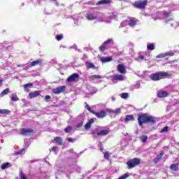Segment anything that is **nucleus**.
Wrapping results in <instances>:
<instances>
[{
    "label": "nucleus",
    "instance_id": "nucleus-1",
    "mask_svg": "<svg viewBox=\"0 0 179 179\" xmlns=\"http://www.w3.org/2000/svg\"><path fill=\"white\" fill-rule=\"evenodd\" d=\"M138 122L139 127H143V124H155L156 117L148 115V113H142L138 115Z\"/></svg>",
    "mask_w": 179,
    "mask_h": 179
},
{
    "label": "nucleus",
    "instance_id": "nucleus-2",
    "mask_svg": "<svg viewBox=\"0 0 179 179\" xmlns=\"http://www.w3.org/2000/svg\"><path fill=\"white\" fill-rule=\"evenodd\" d=\"M169 76H171L169 73L165 71H158L156 73H153L150 75V79L153 80L154 82H157L158 80H162V79H164Z\"/></svg>",
    "mask_w": 179,
    "mask_h": 179
},
{
    "label": "nucleus",
    "instance_id": "nucleus-3",
    "mask_svg": "<svg viewBox=\"0 0 179 179\" xmlns=\"http://www.w3.org/2000/svg\"><path fill=\"white\" fill-rule=\"evenodd\" d=\"M146 5H148V0H138L134 3V8L137 9H145Z\"/></svg>",
    "mask_w": 179,
    "mask_h": 179
},
{
    "label": "nucleus",
    "instance_id": "nucleus-4",
    "mask_svg": "<svg viewBox=\"0 0 179 179\" xmlns=\"http://www.w3.org/2000/svg\"><path fill=\"white\" fill-rule=\"evenodd\" d=\"M138 164H141V159L138 158H134L133 159L127 162L129 169H134V167H136V166H138Z\"/></svg>",
    "mask_w": 179,
    "mask_h": 179
},
{
    "label": "nucleus",
    "instance_id": "nucleus-5",
    "mask_svg": "<svg viewBox=\"0 0 179 179\" xmlns=\"http://www.w3.org/2000/svg\"><path fill=\"white\" fill-rule=\"evenodd\" d=\"M34 131L31 129H26L23 128L20 131V135H23L24 136H27V135H30V134H33Z\"/></svg>",
    "mask_w": 179,
    "mask_h": 179
},
{
    "label": "nucleus",
    "instance_id": "nucleus-6",
    "mask_svg": "<svg viewBox=\"0 0 179 179\" xmlns=\"http://www.w3.org/2000/svg\"><path fill=\"white\" fill-rule=\"evenodd\" d=\"M65 89H66V86L63 85V86L53 89L52 92L55 94H59V93H62L63 92H64Z\"/></svg>",
    "mask_w": 179,
    "mask_h": 179
},
{
    "label": "nucleus",
    "instance_id": "nucleus-7",
    "mask_svg": "<svg viewBox=\"0 0 179 179\" xmlns=\"http://www.w3.org/2000/svg\"><path fill=\"white\" fill-rule=\"evenodd\" d=\"M92 114H94V115H96V117H97V118H104V117H106V111L104 110H101L100 112H96V111H92Z\"/></svg>",
    "mask_w": 179,
    "mask_h": 179
},
{
    "label": "nucleus",
    "instance_id": "nucleus-8",
    "mask_svg": "<svg viewBox=\"0 0 179 179\" xmlns=\"http://www.w3.org/2000/svg\"><path fill=\"white\" fill-rule=\"evenodd\" d=\"M79 78V74L75 73L71 75L70 76L68 77L67 78V82H75L76 79Z\"/></svg>",
    "mask_w": 179,
    "mask_h": 179
},
{
    "label": "nucleus",
    "instance_id": "nucleus-9",
    "mask_svg": "<svg viewBox=\"0 0 179 179\" xmlns=\"http://www.w3.org/2000/svg\"><path fill=\"white\" fill-rule=\"evenodd\" d=\"M117 69L120 73H127V70L125 69V66L123 64H118Z\"/></svg>",
    "mask_w": 179,
    "mask_h": 179
},
{
    "label": "nucleus",
    "instance_id": "nucleus-10",
    "mask_svg": "<svg viewBox=\"0 0 179 179\" xmlns=\"http://www.w3.org/2000/svg\"><path fill=\"white\" fill-rule=\"evenodd\" d=\"M110 133V130L106 129V130H102L101 131H99L96 133V135L98 136H106V135H108Z\"/></svg>",
    "mask_w": 179,
    "mask_h": 179
},
{
    "label": "nucleus",
    "instance_id": "nucleus-11",
    "mask_svg": "<svg viewBox=\"0 0 179 179\" xmlns=\"http://www.w3.org/2000/svg\"><path fill=\"white\" fill-rule=\"evenodd\" d=\"M85 17L88 20H94V19H96L97 17L93 13H87L85 15Z\"/></svg>",
    "mask_w": 179,
    "mask_h": 179
},
{
    "label": "nucleus",
    "instance_id": "nucleus-12",
    "mask_svg": "<svg viewBox=\"0 0 179 179\" xmlns=\"http://www.w3.org/2000/svg\"><path fill=\"white\" fill-rule=\"evenodd\" d=\"M40 96V91H35L29 94V99H34V97H38Z\"/></svg>",
    "mask_w": 179,
    "mask_h": 179
},
{
    "label": "nucleus",
    "instance_id": "nucleus-13",
    "mask_svg": "<svg viewBox=\"0 0 179 179\" xmlns=\"http://www.w3.org/2000/svg\"><path fill=\"white\" fill-rule=\"evenodd\" d=\"M113 80H124V76L120 75V74H116L113 76Z\"/></svg>",
    "mask_w": 179,
    "mask_h": 179
},
{
    "label": "nucleus",
    "instance_id": "nucleus-14",
    "mask_svg": "<svg viewBox=\"0 0 179 179\" xmlns=\"http://www.w3.org/2000/svg\"><path fill=\"white\" fill-rule=\"evenodd\" d=\"M111 3V0H101L96 3V5H108Z\"/></svg>",
    "mask_w": 179,
    "mask_h": 179
},
{
    "label": "nucleus",
    "instance_id": "nucleus-15",
    "mask_svg": "<svg viewBox=\"0 0 179 179\" xmlns=\"http://www.w3.org/2000/svg\"><path fill=\"white\" fill-rule=\"evenodd\" d=\"M164 155V153L161 152L159 155H158L155 159H154V163L157 164V163H159L160 160L162 159V157Z\"/></svg>",
    "mask_w": 179,
    "mask_h": 179
},
{
    "label": "nucleus",
    "instance_id": "nucleus-16",
    "mask_svg": "<svg viewBox=\"0 0 179 179\" xmlns=\"http://www.w3.org/2000/svg\"><path fill=\"white\" fill-rule=\"evenodd\" d=\"M137 22H138V20L136 18H131L130 19V22L129 23V25L131 27H134V26H136Z\"/></svg>",
    "mask_w": 179,
    "mask_h": 179
},
{
    "label": "nucleus",
    "instance_id": "nucleus-17",
    "mask_svg": "<svg viewBox=\"0 0 179 179\" xmlns=\"http://www.w3.org/2000/svg\"><path fill=\"white\" fill-rule=\"evenodd\" d=\"M100 61H101L103 64L106 62H110L113 61V57H101Z\"/></svg>",
    "mask_w": 179,
    "mask_h": 179
},
{
    "label": "nucleus",
    "instance_id": "nucleus-18",
    "mask_svg": "<svg viewBox=\"0 0 179 179\" xmlns=\"http://www.w3.org/2000/svg\"><path fill=\"white\" fill-rule=\"evenodd\" d=\"M169 96V93L166 91L159 92L158 93V97L163 99V97H167Z\"/></svg>",
    "mask_w": 179,
    "mask_h": 179
},
{
    "label": "nucleus",
    "instance_id": "nucleus-19",
    "mask_svg": "<svg viewBox=\"0 0 179 179\" xmlns=\"http://www.w3.org/2000/svg\"><path fill=\"white\" fill-rule=\"evenodd\" d=\"M33 86V83H27L24 85V92H30V87Z\"/></svg>",
    "mask_w": 179,
    "mask_h": 179
},
{
    "label": "nucleus",
    "instance_id": "nucleus-20",
    "mask_svg": "<svg viewBox=\"0 0 179 179\" xmlns=\"http://www.w3.org/2000/svg\"><path fill=\"white\" fill-rule=\"evenodd\" d=\"M85 66L89 69H94L96 68V66H94V64H93L92 62H85Z\"/></svg>",
    "mask_w": 179,
    "mask_h": 179
},
{
    "label": "nucleus",
    "instance_id": "nucleus-21",
    "mask_svg": "<svg viewBox=\"0 0 179 179\" xmlns=\"http://www.w3.org/2000/svg\"><path fill=\"white\" fill-rule=\"evenodd\" d=\"M103 78H105L104 76H101L99 75H92L90 76L89 78L91 79V80H94V79H103Z\"/></svg>",
    "mask_w": 179,
    "mask_h": 179
},
{
    "label": "nucleus",
    "instance_id": "nucleus-22",
    "mask_svg": "<svg viewBox=\"0 0 179 179\" xmlns=\"http://www.w3.org/2000/svg\"><path fill=\"white\" fill-rule=\"evenodd\" d=\"M129 121H135V117L134 115H127L124 122L127 123Z\"/></svg>",
    "mask_w": 179,
    "mask_h": 179
},
{
    "label": "nucleus",
    "instance_id": "nucleus-23",
    "mask_svg": "<svg viewBox=\"0 0 179 179\" xmlns=\"http://www.w3.org/2000/svg\"><path fill=\"white\" fill-rule=\"evenodd\" d=\"M43 64V59L35 60L31 63V66H36V65H40Z\"/></svg>",
    "mask_w": 179,
    "mask_h": 179
},
{
    "label": "nucleus",
    "instance_id": "nucleus-24",
    "mask_svg": "<svg viewBox=\"0 0 179 179\" xmlns=\"http://www.w3.org/2000/svg\"><path fill=\"white\" fill-rule=\"evenodd\" d=\"M8 167H10V163H9V162H6V163L1 164V168L2 169V170L8 169Z\"/></svg>",
    "mask_w": 179,
    "mask_h": 179
},
{
    "label": "nucleus",
    "instance_id": "nucleus-25",
    "mask_svg": "<svg viewBox=\"0 0 179 179\" xmlns=\"http://www.w3.org/2000/svg\"><path fill=\"white\" fill-rule=\"evenodd\" d=\"M55 142H57V145H63V143H62V138H61V137H56V138H55Z\"/></svg>",
    "mask_w": 179,
    "mask_h": 179
},
{
    "label": "nucleus",
    "instance_id": "nucleus-26",
    "mask_svg": "<svg viewBox=\"0 0 179 179\" xmlns=\"http://www.w3.org/2000/svg\"><path fill=\"white\" fill-rule=\"evenodd\" d=\"M171 170H173V171H177L178 170V164H171L170 166Z\"/></svg>",
    "mask_w": 179,
    "mask_h": 179
},
{
    "label": "nucleus",
    "instance_id": "nucleus-27",
    "mask_svg": "<svg viewBox=\"0 0 179 179\" xmlns=\"http://www.w3.org/2000/svg\"><path fill=\"white\" fill-rule=\"evenodd\" d=\"M10 100L12 101H19V98L17 97V95H16V94H13L11 95Z\"/></svg>",
    "mask_w": 179,
    "mask_h": 179
},
{
    "label": "nucleus",
    "instance_id": "nucleus-28",
    "mask_svg": "<svg viewBox=\"0 0 179 179\" xmlns=\"http://www.w3.org/2000/svg\"><path fill=\"white\" fill-rule=\"evenodd\" d=\"M108 111L109 113H113V114H120V113H121V109L120 108H117L115 110H112L108 109Z\"/></svg>",
    "mask_w": 179,
    "mask_h": 179
},
{
    "label": "nucleus",
    "instance_id": "nucleus-29",
    "mask_svg": "<svg viewBox=\"0 0 179 179\" xmlns=\"http://www.w3.org/2000/svg\"><path fill=\"white\" fill-rule=\"evenodd\" d=\"M147 48L150 51H153V50H155V45L153 43H148L147 45Z\"/></svg>",
    "mask_w": 179,
    "mask_h": 179
},
{
    "label": "nucleus",
    "instance_id": "nucleus-30",
    "mask_svg": "<svg viewBox=\"0 0 179 179\" xmlns=\"http://www.w3.org/2000/svg\"><path fill=\"white\" fill-rule=\"evenodd\" d=\"M8 93H9V90L8 88H6V90L2 91L0 96H1V97H3V96H5V94H8Z\"/></svg>",
    "mask_w": 179,
    "mask_h": 179
},
{
    "label": "nucleus",
    "instance_id": "nucleus-31",
    "mask_svg": "<svg viewBox=\"0 0 179 179\" xmlns=\"http://www.w3.org/2000/svg\"><path fill=\"white\" fill-rule=\"evenodd\" d=\"M168 55H169V53L165 52V53L158 55L157 56V58H164V57H167Z\"/></svg>",
    "mask_w": 179,
    "mask_h": 179
},
{
    "label": "nucleus",
    "instance_id": "nucleus-32",
    "mask_svg": "<svg viewBox=\"0 0 179 179\" xmlns=\"http://www.w3.org/2000/svg\"><path fill=\"white\" fill-rule=\"evenodd\" d=\"M9 113L8 109H0V114H9Z\"/></svg>",
    "mask_w": 179,
    "mask_h": 179
},
{
    "label": "nucleus",
    "instance_id": "nucleus-33",
    "mask_svg": "<svg viewBox=\"0 0 179 179\" xmlns=\"http://www.w3.org/2000/svg\"><path fill=\"white\" fill-rule=\"evenodd\" d=\"M140 139H141V142H143V143H145V142H146V141H148V136H143L140 137Z\"/></svg>",
    "mask_w": 179,
    "mask_h": 179
},
{
    "label": "nucleus",
    "instance_id": "nucleus-34",
    "mask_svg": "<svg viewBox=\"0 0 179 179\" xmlns=\"http://www.w3.org/2000/svg\"><path fill=\"white\" fill-rule=\"evenodd\" d=\"M128 177H129V173H124L123 176H120L118 179H126L128 178Z\"/></svg>",
    "mask_w": 179,
    "mask_h": 179
},
{
    "label": "nucleus",
    "instance_id": "nucleus-35",
    "mask_svg": "<svg viewBox=\"0 0 179 179\" xmlns=\"http://www.w3.org/2000/svg\"><path fill=\"white\" fill-rule=\"evenodd\" d=\"M85 108L87 110H88V111H90V113H92V111H94V110H92V108H90V106H89V104H87V102H85Z\"/></svg>",
    "mask_w": 179,
    "mask_h": 179
},
{
    "label": "nucleus",
    "instance_id": "nucleus-36",
    "mask_svg": "<svg viewBox=\"0 0 179 179\" xmlns=\"http://www.w3.org/2000/svg\"><path fill=\"white\" fill-rule=\"evenodd\" d=\"M122 99H128V93H122L120 94Z\"/></svg>",
    "mask_w": 179,
    "mask_h": 179
},
{
    "label": "nucleus",
    "instance_id": "nucleus-37",
    "mask_svg": "<svg viewBox=\"0 0 179 179\" xmlns=\"http://www.w3.org/2000/svg\"><path fill=\"white\" fill-rule=\"evenodd\" d=\"M68 142H71V143H73L76 141V138H67Z\"/></svg>",
    "mask_w": 179,
    "mask_h": 179
},
{
    "label": "nucleus",
    "instance_id": "nucleus-38",
    "mask_svg": "<svg viewBox=\"0 0 179 179\" xmlns=\"http://www.w3.org/2000/svg\"><path fill=\"white\" fill-rule=\"evenodd\" d=\"M167 131H169V127L166 126L161 130V133L163 134V132H167Z\"/></svg>",
    "mask_w": 179,
    "mask_h": 179
},
{
    "label": "nucleus",
    "instance_id": "nucleus-39",
    "mask_svg": "<svg viewBox=\"0 0 179 179\" xmlns=\"http://www.w3.org/2000/svg\"><path fill=\"white\" fill-rule=\"evenodd\" d=\"M23 152H24V149H22L21 150H20L18 152H15V156H18V155H22V153H23Z\"/></svg>",
    "mask_w": 179,
    "mask_h": 179
},
{
    "label": "nucleus",
    "instance_id": "nucleus-40",
    "mask_svg": "<svg viewBox=\"0 0 179 179\" xmlns=\"http://www.w3.org/2000/svg\"><path fill=\"white\" fill-rule=\"evenodd\" d=\"M65 132H66V134L69 133L71 131H72V127H68L66 129H64Z\"/></svg>",
    "mask_w": 179,
    "mask_h": 179
},
{
    "label": "nucleus",
    "instance_id": "nucleus-41",
    "mask_svg": "<svg viewBox=\"0 0 179 179\" xmlns=\"http://www.w3.org/2000/svg\"><path fill=\"white\" fill-rule=\"evenodd\" d=\"M99 50L101 52H104V51L106 50V46H104V45L100 46Z\"/></svg>",
    "mask_w": 179,
    "mask_h": 179
},
{
    "label": "nucleus",
    "instance_id": "nucleus-42",
    "mask_svg": "<svg viewBox=\"0 0 179 179\" xmlns=\"http://www.w3.org/2000/svg\"><path fill=\"white\" fill-rule=\"evenodd\" d=\"M92 127V124H90V123L87 122L85 125V129H90Z\"/></svg>",
    "mask_w": 179,
    "mask_h": 179
},
{
    "label": "nucleus",
    "instance_id": "nucleus-43",
    "mask_svg": "<svg viewBox=\"0 0 179 179\" xmlns=\"http://www.w3.org/2000/svg\"><path fill=\"white\" fill-rule=\"evenodd\" d=\"M104 159H106V160H108V159H110V154H108V152L104 154Z\"/></svg>",
    "mask_w": 179,
    "mask_h": 179
},
{
    "label": "nucleus",
    "instance_id": "nucleus-44",
    "mask_svg": "<svg viewBox=\"0 0 179 179\" xmlns=\"http://www.w3.org/2000/svg\"><path fill=\"white\" fill-rule=\"evenodd\" d=\"M20 179H27V176H26V174H24L23 173H21Z\"/></svg>",
    "mask_w": 179,
    "mask_h": 179
},
{
    "label": "nucleus",
    "instance_id": "nucleus-45",
    "mask_svg": "<svg viewBox=\"0 0 179 179\" xmlns=\"http://www.w3.org/2000/svg\"><path fill=\"white\" fill-rule=\"evenodd\" d=\"M139 59H145V57L143 55H139L138 57L136 58V61H139Z\"/></svg>",
    "mask_w": 179,
    "mask_h": 179
},
{
    "label": "nucleus",
    "instance_id": "nucleus-46",
    "mask_svg": "<svg viewBox=\"0 0 179 179\" xmlns=\"http://www.w3.org/2000/svg\"><path fill=\"white\" fill-rule=\"evenodd\" d=\"M83 125V122H80V123H78V124L76 126V128H80V127H82Z\"/></svg>",
    "mask_w": 179,
    "mask_h": 179
},
{
    "label": "nucleus",
    "instance_id": "nucleus-47",
    "mask_svg": "<svg viewBox=\"0 0 179 179\" xmlns=\"http://www.w3.org/2000/svg\"><path fill=\"white\" fill-rule=\"evenodd\" d=\"M62 38V35H57L56 36V39L57 41H60V40Z\"/></svg>",
    "mask_w": 179,
    "mask_h": 179
},
{
    "label": "nucleus",
    "instance_id": "nucleus-48",
    "mask_svg": "<svg viewBox=\"0 0 179 179\" xmlns=\"http://www.w3.org/2000/svg\"><path fill=\"white\" fill-rule=\"evenodd\" d=\"M50 99H51V96L50 95H46L45 96V101L48 102V100H50Z\"/></svg>",
    "mask_w": 179,
    "mask_h": 179
},
{
    "label": "nucleus",
    "instance_id": "nucleus-49",
    "mask_svg": "<svg viewBox=\"0 0 179 179\" xmlns=\"http://www.w3.org/2000/svg\"><path fill=\"white\" fill-rule=\"evenodd\" d=\"M136 86L137 87V89H139L140 86H141V82L140 81H137Z\"/></svg>",
    "mask_w": 179,
    "mask_h": 179
},
{
    "label": "nucleus",
    "instance_id": "nucleus-50",
    "mask_svg": "<svg viewBox=\"0 0 179 179\" xmlns=\"http://www.w3.org/2000/svg\"><path fill=\"white\" fill-rule=\"evenodd\" d=\"M111 41H112L111 39L107 40L106 41L104 42L103 45H104V44H110V43H111Z\"/></svg>",
    "mask_w": 179,
    "mask_h": 179
},
{
    "label": "nucleus",
    "instance_id": "nucleus-51",
    "mask_svg": "<svg viewBox=\"0 0 179 179\" xmlns=\"http://www.w3.org/2000/svg\"><path fill=\"white\" fill-rule=\"evenodd\" d=\"M166 53L168 54V55H170V57H173V55H174V53L172 52H166Z\"/></svg>",
    "mask_w": 179,
    "mask_h": 179
},
{
    "label": "nucleus",
    "instance_id": "nucleus-52",
    "mask_svg": "<svg viewBox=\"0 0 179 179\" xmlns=\"http://www.w3.org/2000/svg\"><path fill=\"white\" fill-rule=\"evenodd\" d=\"M94 122V120H93V119H90L88 122V123L90 124H93Z\"/></svg>",
    "mask_w": 179,
    "mask_h": 179
},
{
    "label": "nucleus",
    "instance_id": "nucleus-53",
    "mask_svg": "<svg viewBox=\"0 0 179 179\" xmlns=\"http://www.w3.org/2000/svg\"><path fill=\"white\" fill-rule=\"evenodd\" d=\"M57 147H52V152H55V150H57Z\"/></svg>",
    "mask_w": 179,
    "mask_h": 179
},
{
    "label": "nucleus",
    "instance_id": "nucleus-54",
    "mask_svg": "<svg viewBox=\"0 0 179 179\" xmlns=\"http://www.w3.org/2000/svg\"><path fill=\"white\" fill-rule=\"evenodd\" d=\"M112 101H115V97L112 96Z\"/></svg>",
    "mask_w": 179,
    "mask_h": 179
},
{
    "label": "nucleus",
    "instance_id": "nucleus-55",
    "mask_svg": "<svg viewBox=\"0 0 179 179\" xmlns=\"http://www.w3.org/2000/svg\"><path fill=\"white\" fill-rule=\"evenodd\" d=\"M2 82H3V80L0 79V86H2Z\"/></svg>",
    "mask_w": 179,
    "mask_h": 179
},
{
    "label": "nucleus",
    "instance_id": "nucleus-56",
    "mask_svg": "<svg viewBox=\"0 0 179 179\" xmlns=\"http://www.w3.org/2000/svg\"><path fill=\"white\" fill-rule=\"evenodd\" d=\"M83 58H87V56L86 55H83Z\"/></svg>",
    "mask_w": 179,
    "mask_h": 179
},
{
    "label": "nucleus",
    "instance_id": "nucleus-57",
    "mask_svg": "<svg viewBox=\"0 0 179 179\" xmlns=\"http://www.w3.org/2000/svg\"><path fill=\"white\" fill-rule=\"evenodd\" d=\"M144 16H150V15L148 13H144Z\"/></svg>",
    "mask_w": 179,
    "mask_h": 179
},
{
    "label": "nucleus",
    "instance_id": "nucleus-58",
    "mask_svg": "<svg viewBox=\"0 0 179 179\" xmlns=\"http://www.w3.org/2000/svg\"><path fill=\"white\" fill-rule=\"evenodd\" d=\"M74 47L73 46H71L70 48H73Z\"/></svg>",
    "mask_w": 179,
    "mask_h": 179
},
{
    "label": "nucleus",
    "instance_id": "nucleus-59",
    "mask_svg": "<svg viewBox=\"0 0 179 179\" xmlns=\"http://www.w3.org/2000/svg\"><path fill=\"white\" fill-rule=\"evenodd\" d=\"M74 48H76V46H73Z\"/></svg>",
    "mask_w": 179,
    "mask_h": 179
},
{
    "label": "nucleus",
    "instance_id": "nucleus-60",
    "mask_svg": "<svg viewBox=\"0 0 179 179\" xmlns=\"http://www.w3.org/2000/svg\"><path fill=\"white\" fill-rule=\"evenodd\" d=\"M101 150L103 151V148H101Z\"/></svg>",
    "mask_w": 179,
    "mask_h": 179
},
{
    "label": "nucleus",
    "instance_id": "nucleus-61",
    "mask_svg": "<svg viewBox=\"0 0 179 179\" xmlns=\"http://www.w3.org/2000/svg\"><path fill=\"white\" fill-rule=\"evenodd\" d=\"M92 134H94V131H92Z\"/></svg>",
    "mask_w": 179,
    "mask_h": 179
},
{
    "label": "nucleus",
    "instance_id": "nucleus-62",
    "mask_svg": "<svg viewBox=\"0 0 179 179\" xmlns=\"http://www.w3.org/2000/svg\"><path fill=\"white\" fill-rule=\"evenodd\" d=\"M53 1H57V0H53Z\"/></svg>",
    "mask_w": 179,
    "mask_h": 179
}]
</instances>
